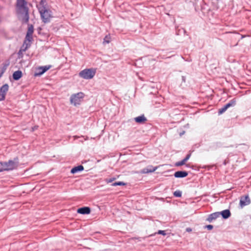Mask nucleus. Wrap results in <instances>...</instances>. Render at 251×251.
<instances>
[{
	"label": "nucleus",
	"mask_w": 251,
	"mask_h": 251,
	"mask_svg": "<svg viewBox=\"0 0 251 251\" xmlns=\"http://www.w3.org/2000/svg\"><path fill=\"white\" fill-rule=\"evenodd\" d=\"M22 76V73L21 71H17L13 74V78L15 80H19Z\"/></svg>",
	"instance_id": "obj_13"
},
{
	"label": "nucleus",
	"mask_w": 251,
	"mask_h": 251,
	"mask_svg": "<svg viewBox=\"0 0 251 251\" xmlns=\"http://www.w3.org/2000/svg\"><path fill=\"white\" fill-rule=\"evenodd\" d=\"M220 213V215H222V217L224 219H227L230 216V212L229 210L226 209L222 211Z\"/></svg>",
	"instance_id": "obj_15"
},
{
	"label": "nucleus",
	"mask_w": 251,
	"mask_h": 251,
	"mask_svg": "<svg viewBox=\"0 0 251 251\" xmlns=\"http://www.w3.org/2000/svg\"><path fill=\"white\" fill-rule=\"evenodd\" d=\"M134 120L136 122L141 124L145 123L147 121V119L144 115H141L135 118Z\"/></svg>",
	"instance_id": "obj_12"
},
{
	"label": "nucleus",
	"mask_w": 251,
	"mask_h": 251,
	"mask_svg": "<svg viewBox=\"0 0 251 251\" xmlns=\"http://www.w3.org/2000/svg\"><path fill=\"white\" fill-rule=\"evenodd\" d=\"M84 97V94L81 92L73 95L70 98L71 102L76 106L80 104L82 99Z\"/></svg>",
	"instance_id": "obj_6"
},
{
	"label": "nucleus",
	"mask_w": 251,
	"mask_h": 251,
	"mask_svg": "<svg viewBox=\"0 0 251 251\" xmlns=\"http://www.w3.org/2000/svg\"><path fill=\"white\" fill-rule=\"evenodd\" d=\"M190 156H191V154L189 153V154H187V156L185 157V158H184L183 160L186 163V162L189 159Z\"/></svg>",
	"instance_id": "obj_26"
},
{
	"label": "nucleus",
	"mask_w": 251,
	"mask_h": 251,
	"mask_svg": "<svg viewBox=\"0 0 251 251\" xmlns=\"http://www.w3.org/2000/svg\"><path fill=\"white\" fill-rule=\"evenodd\" d=\"M235 104H236V100L235 99H233V100H231L228 103H227L225 105H224V106L226 109H227L229 107H230L231 106H234L235 105Z\"/></svg>",
	"instance_id": "obj_17"
},
{
	"label": "nucleus",
	"mask_w": 251,
	"mask_h": 251,
	"mask_svg": "<svg viewBox=\"0 0 251 251\" xmlns=\"http://www.w3.org/2000/svg\"><path fill=\"white\" fill-rule=\"evenodd\" d=\"M50 68V66H43L39 67L36 71L34 75L40 76L43 75L45 72L48 71Z\"/></svg>",
	"instance_id": "obj_7"
},
{
	"label": "nucleus",
	"mask_w": 251,
	"mask_h": 251,
	"mask_svg": "<svg viewBox=\"0 0 251 251\" xmlns=\"http://www.w3.org/2000/svg\"><path fill=\"white\" fill-rule=\"evenodd\" d=\"M206 228L208 229V230H211L213 228V226L212 225H207L206 226Z\"/></svg>",
	"instance_id": "obj_30"
},
{
	"label": "nucleus",
	"mask_w": 251,
	"mask_h": 251,
	"mask_svg": "<svg viewBox=\"0 0 251 251\" xmlns=\"http://www.w3.org/2000/svg\"><path fill=\"white\" fill-rule=\"evenodd\" d=\"M115 179V178L113 177V178H110V179H107L106 180V181L107 183H110V182H112L113 181H114Z\"/></svg>",
	"instance_id": "obj_28"
},
{
	"label": "nucleus",
	"mask_w": 251,
	"mask_h": 251,
	"mask_svg": "<svg viewBox=\"0 0 251 251\" xmlns=\"http://www.w3.org/2000/svg\"><path fill=\"white\" fill-rule=\"evenodd\" d=\"M96 74V70L93 68L85 69L79 73L80 77L85 79H92Z\"/></svg>",
	"instance_id": "obj_4"
},
{
	"label": "nucleus",
	"mask_w": 251,
	"mask_h": 251,
	"mask_svg": "<svg viewBox=\"0 0 251 251\" xmlns=\"http://www.w3.org/2000/svg\"><path fill=\"white\" fill-rule=\"evenodd\" d=\"M251 202L250 199L248 196H246L241 198L240 204L241 207L247 205Z\"/></svg>",
	"instance_id": "obj_8"
},
{
	"label": "nucleus",
	"mask_w": 251,
	"mask_h": 251,
	"mask_svg": "<svg viewBox=\"0 0 251 251\" xmlns=\"http://www.w3.org/2000/svg\"><path fill=\"white\" fill-rule=\"evenodd\" d=\"M9 86L7 84H4L3 85L0 89V93H1L3 95H6V92L8 90Z\"/></svg>",
	"instance_id": "obj_16"
},
{
	"label": "nucleus",
	"mask_w": 251,
	"mask_h": 251,
	"mask_svg": "<svg viewBox=\"0 0 251 251\" xmlns=\"http://www.w3.org/2000/svg\"><path fill=\"white\" fill-rule=\"evenodd\" d=\"M5 95L2 94L1 93L0 94V100H3L5 99Z\"/></svg>",
	"instance_id": "obj_29"
},
{
	"label": "nucleus",
	"mask_w": 251,
	"mask_h": 251,
	"mask_svg": "<svg viewBox=\"0 0 251 251\" xmlns=\"http://www.w3.org/2000/svg\"><path fill=\"white\" fill-rule=\"evenodd\" d=\"M157 233L159 234H162L163 235H165L166 234L165 230H158V231L157 232Z\"/></svg>",
	"instance_id": "obj_27"
},
{
	"label": "nucleus",
	"mask_w": 251,
	"mask_h": 251,
	"mask_svg": "<svg viewBox=\"0 0 251 251\" xmlns=\"http://www.w3.org/2000/svg\"><path fill=\"white\" fill-rule=\"evenodd\" d=\"M220 212H215V213H212L209 215L207 220L208 222H211L213 220H214L216 219L217 218L219 217L220 216Z\"/></svg>",
	"instance_id": "obj_11"
},
{
	"label": "nucleus",
	"mask_w": 251,
	"mask_h": 251,
	"mask_svg": "<svg viewBox=\"0 0 251 251\" xmlns=\"http://www.w3.org/2000/svg\"><path fill=\"white\" fill-rule=\"evenodd\" d=\"M31 4L25 0H17V9L18 13L22 16H28V11Z\"/></svg>",
	"instance_id": "obj_1"
},
{
	"label": "nucleus",
	"mask_w": 251,
	"mask_h": 251,
	"mask_svg": "<svg viewBox=\"0 0 251 251\" xmlns=\"http://www.w3.org/2000/svg\"><path fill=\"white\" fill-rule=\"evenodd\" d=\"M50 17H41V19L44 23H48L50 21Z\"/></svg>",
	"instance_id": "obj_19"
},
{
	"label": "nucleus",
	"mask_w": 251,
	"mask_h": 251,
	"mask_svg": "<svg viewBox=\"0 0 251 251\" xmlns=\"http://www.w3.org/2000/svg\"><path fill=\"white\" fill-rule=\"evenodd\" d=\"M77 212L82 214H87L90 213V209L88 207H84L78 208L77 210Z\"/></svg>",
	"instance_id": "obj_9"
},
{
	"label": "nucleus",
	"mask_w": 251,
	"mask_h": 251,
	"mask_svg": "<svg viewBox=\"0 0 251 251\" xmlns=\"http://www.w3.org/2000/svg\"><path fill=\"white\" fill-rule=\"evenodd\" d=\"M29 20V17H24L22 19L23 23H27Z\"/></svg>",
	"instance_id": "obj_25"
},
{
	"label": "nucleus",
	"mask_w": 251,
	"mask_h": 251,
	"mask_svg": "<svg viewBox=\"0 0 251 251\" xmlns=\"http://www.w3.org/2000/svg\"><path fill=\"white\" fill-rule=\"evenodd\" d=\"M184 132H182V133H180V135L181 136L182 135H183L184 134Z\"/></svg>",
	"instance_id": "obj_33"
},
{
	"label": "nucleus",
	"mask_w": 251,
	"mask_h": 251,
	"mask_svg": "<svg viewBox=\"0 0 251 251\" xmlns=\"http://www.w3.org/2000/svg\"><path fill=\"white\" fill-rule=\"evenodd\" d=\"M1 166L3 171H9L16 168L18 164V162L16 159L14 160H9L8 162H1Z\"/></svg>",
	"instance_id": "obj_5"
},
{
	"label": "nucleus",
	"mask_w": 251,
	"mask_h": 251,
	"mask_svg": "<svg viewBox=\"0 0 251 251\" xmlns=\"http://www.w3.org/2000/svg\"><path fill=\"white\" fill-rule=\"evenodd\" d=\"M185 164V162L183 160H181V161L177 162L176 163V166H180Z\"/></svg>",
	"instance_id": "obj_23"
},
{
	"label": "nucleus",
	"mask_w": 251,
	"mask_h": 251,
	"mask_svg": "<svg viewBox=\"0 0 251 251\" xmlns=\"http://www.w3.org/2000/svg\"><path fill=\"white\" fill-rule=\"evenodd\" d=\"M83 169H84V168H83V166L79 165V166H77L76 167L73 168L71 170V173L72 174H75L78 172L83 170Z\"/></svg>",
	"instance_id": "obj_14"
},
{
	"label": "nucleus",
	"mask_w": 251,
	"mask_h": 251,
	"mask_svg": "<svg viewBox=\"0 0 251 251\" xmlns=\"http://www.w3.org/2000/svg\"><path fill=\"white\" fill-rule=\"evenodd\" d=\"M125 183L123 182L119 181V182H114L112 184V186H121V185H125Z\"/></svg>",
	"instance_id": "obj_20"
},
{
	"label": "nucleus",
	"mask_w": 251,
	"mask_h": 251,
	"mask_svg": "<svg viewBox=\"0 0 251 251\" xmlns=\"http://www.w3.org/2000/svg\"><path fill=\"white\" fill-rule=\"evenodd\" d=\"M191 229L190 228H186V231H188V232H190L191 231Z\"/></svg>",
	"instance_id": "obj_31"
},
{
	"label": "nucleus",
	"mask_w": 251,
	"mask_h": 251,
	"mask_svg": "<svg viewBox=\"0 0 251 251\" xmlns=\"http://www.w3.org/2000/svg\"><path fill=\"white\" fill-rule=\"evenodd\" d=\"M188 173L186 171H177L176 172L174 176L177 178L184 177L187 176Z\"/></svg>",
	"instance_id": "obj_10"
},
{
	"label": "nucleus",
	"mask_w": 251,
	"mask_h": 251,
	"mask_svg": "<svg viewBox=\"0 0 251 251\" xmlns=\"http://www.w3.org/2000/svg\"><path fill=\"white\" fill-rule=\"evenodd\" d=\"M226 110L227 109L224 106H223L222 108L219 109L218 113L219 114H222L223 113H224Z\"/></svg>",
	"instance_id": "obj_24"
},
{
	"label": "nucleus",
	"mask_w": 251,
	"mask_h": 251,
	"mask_svg": "<svg viewBox=\"0 0 251 251\" xmlns=\"http://www.w3.org/2000/svg\"><path fill=\"white\" fill-rule=\"evenodd\" d=\"M110 37L109 35H106L103 40V43H109L110 42Z\"/></svg>",
	"instance_id": "obj_21"
},
{
	"label": "nucleus",
	"mask_w": 251,
	"mask_h": 251,
	"mask_svg": "<svg viewBox=\"0 0 251 251\" xmlns=\"http://www.w3.org/2000/svg\"><path fill=\"white\" fill-rule=\"evenodd\" d=\"M3 72L1 71L0 72V77L3 74Z\"/></svg>",
	"instance_id": "obj_32"
},
{
	"label": "nucleus",
	"mask_w": 251,
	"mask_h": 251,
	"mask_svg": "<svg viewBox=\"0 0 251 251\" xmlns=\"http://www.w3.org/2000/svg\"><path fill=\"white\" fill-rule=\"evenodd\" d=\"M34 31V28L32 25L28 24V28L26 34L25 41L24 42V44L23 46L25 45V47L24 50L27 49L29 46H30L29 42H30L33 38H32V34Z\"/></svg>",
	"instance_id": "obj_3"
},
{
	"label": "nucleus",
	"mask_w": 251,
	"mask_h": 251,
	"mask_svg": "<svg viewBox=\"0 0 251 251\" xmlns=\"http://www.w3.org/2000/svg\"><path fill=\"white\" fill-rule=\"evenodd\" d=\"M3 171V170H2V168L0 169V172H1V171Z\"/></svg>",
	"instance_id": "obj_34"
},
{
	"label": "nucleus",
	"mask_w": 251,
	"mask_h": 251,
	"mask_svg": "<svg viewBox=\"0 0 251 251\" xmlns=\"http://www.w3.org/2000/svg\"><path fill=\"white\" fill-rule=\"evenodd\" d=\"M37 7L41 16H51L46 0H41L39 4L37 5Z\"/></svg>",
	"instance_id": "obj_2"
},
{
	"label": "nucleus",
	"mask_w": 251,
	"mask_h": 251,
	"mask_svg": "<svg viewBox=\"0 0 251 251\" xmlns=\"http://www.w3.org/2000/svg\"><path fill=\"white\" fill-rule=\"evenodd\" d=\"M183 31H184V32H186L185 30L183 29Z\"/></svg>",
	"instance_id": "obj_35"
},
{
	"label": "nucleus",
	"mask_w": 251,
	"mask_h": 251,
	"mask_svg": "<svg viewBox=\"0 0 251 251\" xmlns=\"http://www.w3.org/2000/svg\"><path fill=\"white\" fill-rule=\"evenodd\" d=\"M181 192L180 191H176L174 193V196L176 197H180L181 196Z\"/></svg>",
	"instance_id": "obj_22"
},
{
	"label": "nucleus",
	"mask_w": 251,
	"mask_h": 251,
	"mask_svg": "<svg viewBox=\"0 0 251 251\" xmlns=\"http://www.w3.org/2000/svg\"><path fill=\"white\" fill-rule=\"evenodd\" d=\"M156 170V168H154L153 169H149L148 168H144L143 170H142V173H151V172H153L154 171H155Z\"/></svg>",
	"instance_id": "obj_18"
}]
</instances>
